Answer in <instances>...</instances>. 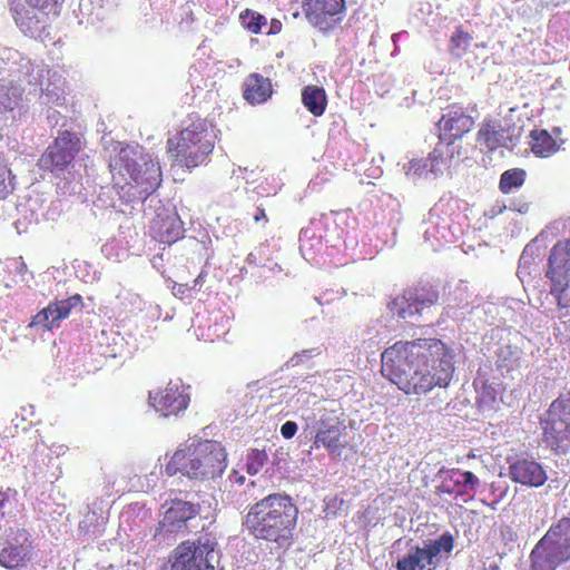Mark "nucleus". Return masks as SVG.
Segmentation results:
<instances>
[{
	"label": "nucleus",
	"mask_w": 570,
	"mask_h": 570,
	"mask_svg": "<svg viewBox=\"0 0 570 570\" xmlns=\"http://www.w3.org/2000/svg\"><path fill=\"white\" fill-rule=\"evenodd\" d=\"M13 19L16 23L26 32L37 30L39 28V19L36 17H30L29 12L23 9H14Z\"/></svg>",
	"instance_id": "34"
},
{
	"label": "nucleus",
	"mask_w": 570,
	"mask_h": 570,
	"mask_svg": "<svg viewBox=\"0 0 570 570\" xmlns=\"http://www.w3.org/2000/svg\"><path fill=\"white\" fill-rule=\"evenodd\" d=\"M497 402V391L490 384L484 383L478 396V404L481 407H492Z\"/></svg>",
	"instance_id": "37"
},
{
	"label": "nucleus",
	"mask_w": 570,
	"mask_h": 570,
	"mask_svg": "<svg viewBox=\"0 0 570 570\" xmlns=\"http://www.w3.org/2000/svg\"><path fill=\"white\" fill-rule=\"evenodd\" d=\"M512 138L499 121L483 120L478 132L476 142L487 151H494L501 147H509Z\"/></svg>",
	"instance_id": "23"
},
{
	"label": "nucleus",
	"mask_w": 570,
	"mask_h": 570,
	"mask_svg": "<svg viewBox=\"0 0 570 570\" xmlns=\"http://www.w3.org/2000/svg\"><path fill=\"white\" fill-rule=\"evenodd\" d=\"M297 432V424L294 421L285 422L281 428V433L285 439H292Z\"/></svg>",
	"instance_id": "38"
},
{
	"label": "nucleus",
	"mask_w": 570,
	"mask_h": 570,
	"mask_svg": "<svg viewBox=\"0 0 570 570\" xmlns=\"http://www.w3.org/2000/svg\"><path fill=\"white\" fill-rule=\"evenodd\" d=\"M302 104L314 117H321L327 107L325 89L316 85L304 87L302 90Z\"/></svg>",
	"instance_id": "26"
},
{
	"label": "nucleus",
	"mask_w": 570,
	"mask_h": 570,
	"mask_svg": "<svg viewBox=\"0 0 570 570\" xmlns=\"http://www.w3.org/2000/svg\"><path fill=\"white\" fill-rule=\"evenodd\" d=\"M205 276V273H200L195 279H194V285L191 286L193 289L198 285L200 284L202 279L204 278Z\"/></svg>",
	"instance_id": "42"
},
{
	"label": "nucleus",
	"mask_w": 570,
	"mask_h": 570,
	"mask_svg": "<svg viewBox=\"0 0 570 570\" xmlns=\"http://www.w3.org/2000/svg\"><path fill=\"white\" fill-rule=\"evenodd\" d=\"M344 9V0H303L307 21L318 30L327 32L335 28L336 16Z\"/></svg>",
	"instance_id": "17"
},
{
	"label": "nucleus",
	"mask_w": 570,
	"mask_h": 570,
	"mask_svg": "<svg viewBox=\"0 0 570 570\" xmlns=\"http://www.w3.org/2000/svg\"><path fill=\"white\" fill-rule=\"evenodd\" d=\"M552 134L554 135V137H553V138H556V139L558 140V139H559V136L561 135V128H559V127H554V128L552 129Z\"/></svg>",
	"instance_id": "43"
},
{
	"label": "nucleus",
	"mask_w": 570,
	"mask_h": 570,
	"mask_svg": "<svg viewBox=\"0 0 570 570\" xmlns=\"http://www.w3.org/2000/svg\"><path fill=\"white\" fill-rule=\"evenodd\" d=\"M217 543L210 538H199L197 543L183 542L175 549L173 570H215Z\"/></svg>",
	"instance_id": "9"
},
{
	"label": "nucleus",
	"mask_w": 570,
	"mask_h": 570,
	"mask_svg": "<svg viewBox=\"0 0 570 570\" xmlns=\"http://www.w3.org/2000/svg\"><path fill=\"white\" fill-rule=\"evenodd\" d=\"M298 513L291 495L271 493L248 505L243 527L254 539L285 548L294 541Z\"/></svg>",
	"instance_id": "2"
},
{
	"label": "nucleus",
	"mask_w": 570,
	"mask_h": 570,
	"mask_svg": "<svg viewBox=\"0 0 570 570\" xmlns=\"http://www.w3.org/2000/svg\"><path fill=\"white\" fill-rule=\"evenodd\" d=\"M268 454L265 449H249L246 454V471L250 475L257 474L267 463Z\"/></svg>",
	"instance_id": "32"
},
{
	"label": "nucleus",
	"mask_w": 570,
	"mask_h": 570,
	"mask_svg": "<svg viewBox=\"0 0 570 570\" xmlns=\"http://www.w3.org/2000/svg\"><path fill=\"white\" fill-rule=\"evenodd\" d=\"M475 126L474 118L460 104H451L445 109L436 122L438 138L440 141H451L462 139L466 134L473 130Z\"/></svg>",
	"instance_id": "12"
},
{
	"label": "nucleus",
	"mask_w": 570,
	"mask_h": 570,
	"mask_svg": "<svg viewBox=\"0 0 570 570\" xmlns=\"http://www.w3.org/2000/svg\"><path fill=\"white\" fill-rule=\"evenodd\" d=\"M8 501L7 493L0 488V508Z\"/></svg>",
	"instance_id": "41"
},
{
	"label": "nucleus",
	"mask_w": 570,
	"mask_h": 570,
	"mask_svg": "<svg viewBox=\"0 0 570 570\" xmlns=\"http://www.w3.org/2000/svg\"><path fill=\"white\" fill-rule=\"evenodd\" d=\"M564 141H559L546 129H533L529 134V146L531 151L540 158H548L554 155Z\"/></svg>",
	"instance_id": "25"
},
{
	"label": "nucleus",
	"mask_w": 570,
	"mask_h": 570,
	"mask_svg": "<svg viewBox=\"0 0 570 570\" xmlns=\"http://www.w3.org/2000/svg\"><path fill=\"white\" fill-rule=\"evenodd\" d=\"M430 163L428 157L425 159H413L409 163L406 175L412 177H426L430 173Z\"/></svg>",
	"instance_id": "36"
},
{
	"label": "nucleus",
	"mask_w": 570,
	"mask_h": 570,
	"mask_svg": "<svg viewBox=\"0 0 570 570\" xmlns=\"http://www.w3.org/2000/svg\"><path fill=\"white\" fill-rule=\"evenodd\" d=\"M193 287L188 286L187 284H175L173 286V293L175 296H178L179 298L189 297L191 295Z\"/></svg>",
	"instance_id": "39"
},
{
	"label": "nucleus",
	"mask_w": 570,
	"mask_h": 570,
	"mask_svg": "<svg viewBox=\"0 0 570 570\" xmlns=\"http://www.w3.org/2000/svg\"><path fill=\"white\" fill-rule=\"evenodd\" d=\"M454 549V538L450 532L442 533L435 540L424 542L423 547L413 546L396 561V570H436L442 559H448Z\"/></svg>",
	"instance_id": "7"
},
{
	"label": "nucleus",
	"mask_w": 570,
	"mask_h": 570,
	"mask_svg": "<svg viewBox=\"0 0 570 570\" xmlns=\"http://www.w3.org/2000/svg\"><path fill=\"white\" fill-rule=\"evenodd\" d=\"M542 442L557 454L570 451V417L551 404L540 420Z\"/></svg>",
	"instance_id": "11"
},
{
	"label": "nucleus",
	"mask_w": 570,
	"mask_h": 570,
	"mask_svg": "<svg viewBox=\"0 0 570 570\" xmlns=\"http://www.w3.org/2000/svg\"><path fill=\"white\" fill-rule=\"evenodd\" d=\"M26 4L43 18L58 17L65 0H24Z\"/></svg>",
	"instance_id": "30"
},
{
	"label": "nucleus",
	"mask_w": 570,
	"mask_h": 570,
	"mask_svg": "<svg viewBox=\"0 0 570 570\" xmlns=\"http://www.w3.org/2000/svg\"><path fill=\"white\" fill-rule=\"evenodd\" d=\"M479 479L470 471L449 470L436 487L439 493L465 495L475 489Z\"/></svg>",
	"instance_id": "22"
},
{
	"label": "nucleus",
	"mask_w": 570,
	"mask_h": 570,
	"mask_svg": "<svg viewBox=\"0 0 570 570\" xmlns=\"http://www.w3.org/2000/svg\"><path fill=\"white\" fill-rule=\"evenodd\" d=\"M438 301L439 294L431 286L415 287L405 291L402 296L394 298L391 309L399 317L406 318L415 314L421 315L424 309L432 307Z\"/></svg>",
	"instance_id": "16"
},
{
	"label": "nucleus",
	"mask_w": 570,
	"mask_h": 570,
	"mask_svg": "<svg viewBox=\"0 0 570 570\" xmlns=\"http://www.w3.org/2000/svg\"><path fill=\"white\" fill-rule=\"evenodd\" d=\"M33 546L30 534L18 529L0 548V564L10 570H23L32 561Z\"/></svg>",
	"instance_id": "14"
},
{
	"label": "nucleus",
	"mask_w": 570,
	"mask_h": 570,
	"mask_svg": "<svg viewBox=\"0 0 570 570\" xmlns=\"http://www.w3.org/2000/svg\"><path fill=\"white\" fill-rule=\"evenodd\" d=\"M509 478L512 482L528 488H540L548 480L543 465L533 458H517L509 464Z\"/></svg>",
	"instance_id": "19"
},
{
	"label": "nucleus",
	"mask_w": 570,
	"mask_h": 570,
	"mask_svg": "<svg viewBox=\"0 0 570 570\" xmlns=\"http://www.w3.org/2000/svg\"><path fill=\"white\" fill-rule=\"evenodd\" d=\"M198 512V504L180 499L171 500L155 530V537L166 538L171 534L185 533L187 531V522L194 519Z\"/></svg>",
	"instance_id": "13"
},
{
	"label": "nucleus",
	"mask_w": 570,
	"mask_h": 570,
	"mask_svg": "<svg viewBox=\"0 0 570 570\" xmlns=\"http://www.w3.org/2000/svg\"><path fill=\"white\" fill-rule=\"evenodd\" d=\"M154 238L164 244H173L181 236L180 223L171 217L155 220L151 226Z\"/></svg>",
	"instance_id": "27"
},
{
	"label": "nucleus",
	"mask_w": 570,
	"mask_h": 570,
	"mask_svg": "<svg viewBox=\"0 0 570 570\" xmlns=\"http://www.w3.org/2000/svg\"><path fill=\"white\" fill-rule=\"evenodd\" d=\"M344 426L337 416H322L315 434L313 446H324L331 454L340 453L344 448L341 443Z\"/></svg>",
	"instance_id": "20"
},
{
	"label": "nucleus",
	"mask_w": 570,
	"mask_h": 570,
	"mask_svg": "<svg viewBox=\"0 0 570 570\" xmlns=\"http://www.w3.org/2000/svg\"><path fill=\"white\" fill-rule=\"evenodd\" d=\"M530 570H556L570 561V518L552 524L530 553Z\"/></svg>",
	"instance_id": "6"
},
{
	"label": "nucleus",
	"mask_w": 570,
	"mask_h": 570,
	"mask_svg": "<svg viewBox=\"0 0 570 570\" xmlns=\"http://www.w3.org/2000/svg\"><path fill=\"white\" fill-rule=\"evenodd\" d=\"M273 95V86L268 78L257 72L249 73L243 83V97L250 105L266 102Z\"/></svg>",
	"instance_id": "24"
},
{
	"label": "nucleus",
	"mask_w": 570,
	"mask_h": 570,
	"mask_svg": "<svg viewBox=\"0 0 570 570\" xmlns=\"http://www.w3.org/2000/svg\"><path fill=\"white\" fill-rule=\"evenodd\" d=\"M382 373L407 395L446 389L454 374V353L439 338L400 341L382 353Z\"/></svg>",
	"instance_id": "1"
},
{
	"label": "nucleus",
	"mask_w": 570,
	"mask_h": 570,
	"mask_svg": "<svg viewBox=\"0 0 570 570\" xmlns=\"http://www.w3.org/2000/svg\"><path fill=\"white\" fill-rule=\"evenodd\" d=\"M189 124L166 141L169 158L177 165L194 169L207 160L215 148V135L205 118H190Z\"/></svg>",
	"instance_id": "4"
},
{
	"label": "nucleus",
	"mask_w": 570,
	"mask_h": 570,
	"mask_svg": "<svg viewBox=\"0 0 570 570\" xmlns=\"http://www.w3.org/2000/svg\"><path fill=\"white\" fill-rule=\"evenodd\" d=\"M473 37L462 27H458L451 36L449 52L455 58H462L469 51Z\"/></svg>",
	"instance_id": "28"
},
{
	"label": "nucleus",
	"mask_w": 570,
	"mask_h": 570,
	"mask_svg": "<svg viewBox=\"0 0 570 570\" xmlns=\"http://www.w3.org/2000/svg\"><path fill=\"white\" fill-rule=\"evenodd\" d=\"M430 173L434 176L443 175L452 166L462 160V147L451 141H440L428 156Z\"/></svg>",
	"instance_id": "21"
},
{
	"label": "nucleus",
	"mask_w": 570,
	"mask_h": 570,
	"mask_svg": "<svg viewBox=\"0 0 570 570\" xmlns=\"http://www.w3.org/2000/svg\"><path fill=\"white\" fill-rule=\"evenodd\" d=\"M12 191L11 170L0 156V199L7 198Z\"/></svg>",
	"instance_id": "35"
},
{
	"label": "nucleus",
	"mask_w": 570,
	"mask_h": 570,
	"mask_svg": "<svg viewBox=\"0 0 570 570\" xmlns=\"http://www.w3.org/2000/svg\"><path fill=\"white\" fill-rule=\"evenodd\" d=\"M189 394L179 382L170 381L156 393H149L150 405L163 416H176L189 405Z\"/></svg>",
	"instance_id": "15"
},
{
	"label": "nucleus",
	"mask_w": 570,
	"mask_h": 570,
	"mask_svg": "<svg viewBox=\"0 0 570 570\" xmlns=\"http://www.w3.org/2000/svg\"><path fill=\"white\" fill-rule=\"evenodd\" d=\"M120 165L116 163L124 183L116 181L117 194L125 203L146 200L154 194L163 181L160 164L149 155H140L138 159L129 158L127 153L119 156Z\"/></svg>",
	"instance_id": "5"
},
{
	"label": "nucleus",
	"mask_w": 570,
	"mask_h": 570,
	"mask_svg": "<svg viewBox=\"0 0 570 570\" xmlns=\"http://www.w3.org/2000/svg\"><path fill=\"white\" fill-rule=\"evenodd\" d=\"M546 277L550 294L559 308L570 307V238L558 242L550 250Z\"/></svg>",
	"instance_id": "8"
},
{
	"label": "nucleus",
	"mask_w": 570,
	"mask_h": 570,
	"mask_svg": "<svg viewBox=\"0 0 570 570\" xmlns=\"http://www.w3.org/2000/svg\"><path fill=\"white\" fill-rule=\"evenodd\" d=\"M227 466V453L220 442L199 440L181 444L166 464L168 475L181 474L190 480L219 476Z\"/></svg>",
	"instance_id": "3"
},
{
	"label": "nucleus",
	"mask_w": 570,
	"mask_h": 570,
	"mask_svg": "<svg viewBox=\"0 0 570 570\" xmlns=\"http://www.w3.org/2000/svg\"><path fill=\"white\" fill-rule=\"evenodd\" d=\"M239 19L242 26L254 35L259 33L262 27L266 23V18L263 14L250 9H245L239 14Z\"/></svg>",
	"instance_id": "33"
},
{
	"label": "nucleus",
	"mask_w": 570,
	"mask_h": 570,
	"mask_svg": "<svg viewBox=\"0 0 570 570\" xmlns=\"http://www.w3.org/2000/svg\"><path fill=\"white\" fill-rule=\"evenodd\" d=\"M519 363V355L515 350L510 345H505L499 348L497 354L495 366L503 374L515 370Z\"/></svg>",
	"instance_id": "31"
},
{
	"label": "nucleus",
	"mask_w": 570,
	"mask_h": 570,
	"mask_svg": "<svg viewBox=\"0 0 570 570\" xmlns=\"http://www.w3.org/2000/svg\"><path fill=\"white\" fill-rule=\"evenodd\" d=\"M83 305L82 296L75 294L68 298L50 302L39 311L29 323V327H39L43 331H52L60 322L68 318L72 308Z\"/></svg>",
	"instance_id": "18"
},
{
	"label": "nucleus",
	"mask_w": 570,
	"mask_h": 570,
	"mask_svg": "<svg viewBox=\"0 0 570 570\" xmlns=\"http://www.w3.org/2000/svg\"><path fill=\"white\" fill-rule=\"evenodd\" d=\"M254 220H255L256 223H259V222H262V220H263V222H265V223H267V222H268V218H267V215H266V213H265V209H264V208H262V207H257L256 213H255V215H254Z\"/></svg>",
	"instance_id": "40"
},
{
	"label": "nucleus",
	"mask_w": 570,
	"mask_h": 570,
	"mask_svg": "<svg viewBox=\"0 0 570 570\" xmlns=\"http://www.w3.org/2000/svg\"><path fill=\"white\" fill-rule=\"evenodd\" d=\"M527 173L522 168H512L502 173L499 188L503 194H510L514 188L521 187L525 181Z\"/></svg>",
	"instance_id": "29"
},
{
	"label": "nucleus",
	"mask_w": 570,
	"mask_h": 570,
	"mask_svg": "<svg viewBox=\"0 0 570 570\" xmlns=\"http://www.w3.org/2000/svg\"><path fill=\"white\" fill-rule=\"evenodd\" d=\"M82 149L80 137L70 130H62L43 151L39 166L43 170L63 171Z\"/></svg>",
	"instance_id": "10"
}]
</instances>
